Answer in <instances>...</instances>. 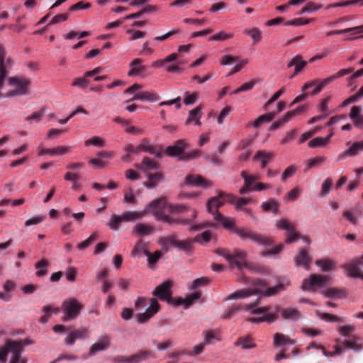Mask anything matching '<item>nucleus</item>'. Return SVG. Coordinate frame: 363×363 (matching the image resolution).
<instances>
[{
  "instance_id": "nucleus-46",
  "label": "nucleus",
  "mask_w": 363,
  "mask_h": 363,
  "mask_svg": "<svg viewBox=\"0 0 363 363\" xmlns=\"http://www.w3.org/2000/svg\"><path fill=\"white\" fill-rule=\"evenodd\" d=\"M48 262L45 259H43L40 262H37L35 264V268L38 269V271L36 272V275L40 277L45 276L48 272Z\"/></svg>"
},
{
  "instance_id": "nucleus-53",
  "label": "nucleus",
  "mask_w": 363,
  "mask_h": 363,
  "mask_svg": "<svg viewBox=\"0 0 363 363\" xmlns=\"http://www.w3.org/2000/svg\"><path fill=\"white\" fill-rule=\"evenodd\" d=\"M332 184V179L329 177L326 178L322 183L320 196L322 197L326 196L330 191Z\"/></svg>"
},
{
  "instance_id": "nucleus-25",
  "label": "nucleus",
  "mask_w": 363,
  "mask_h": 363,
  "mask_svg": "<svg viewBox=\"0 0 363 363\" xmlns=\"http://www.w3.org/2000/svg\"><path fill=\"white\" fill-rule=\"evenodd\" d=\"M8 346L10 347V352L13 354L10 363H20L21 359L22 344L21 342L9 341Z\"/></svg>"
},
{
  "instance_id": "nucleus-26",
  "label": "nucleus",
  "mask_w": 363,
  "mask_h": 363,
  "mask_svg": "<svg viewBox=\"0 0 363 363\" xmlns=\"http://www.w3.org/2000/svg\"><path fill=\"white\" fill-rule=\"evenodd\" d=\"M360 106H354L349 113L350 118L353 121L356 128L361 129L363 127V115L361 113Z\"/></svg>"
},
{
  "instance_id": "nucleus-36",
  "label": "nucleus",
  "mask_w": 363,
  "mask_h": 363,
  "mask_svg": "<svg viewBox=\"0 0 363 363\" xmlns=\"http://www.w3.org/2000/svg\"><path fill=\"white\" fill-rule=\"evenodd\" d=\"M293 340L282 333H277L274 335V345L275 347H280L286 345H294Z\"/></svg>"
},
{
  "instance_id": "nucleus-4",
  "label": "nucleus",
  "mask_w": 363,
  "mask_h": 363,
  "mask_svg": "<svg viewBox=\"0 0 363 363\" xmlns=\"http://www.w3.org/2000/svg\"><path fill=\"white\" fill-rule=\"evenodd\" d=\"M8 83L13 89L7 91L4 96L10 98L26 94L30 82L23 77L14 76L8 78Z\"/></svg>"
},
{
  "instance_id": "nucleus-60",
  "label": "nucleus",
  "mask_w": 363,
  "mask_h": 363,
  "mask_svg": "<svg viewBox=\"0 0 363 363\" xmlns=\"http://www.w3.org/2000/svg\"><path fill=\"white\" fill-rule=\"evenodd\" d=\"M84 145L85 146L94 145L97 147H103L104 145V140L99 136H94L86 140L84 143Z\"/></svg>"
},
{
  "instance_id": "nucleus-29",
  "label": "nucleus",
  "mask_w": 363,
  "mask_h": 363,
  "mask_svg": "<svg viewBox=\"0 0 363 363\" xmlns=\"http://www.w3.org/2000/svg\"><path fill=\"white\" fill-rule=\"evenodd\" d=\"M146 176L148 179L144 182L143 185L150 189H154L164 178V175L162 172L147 173Z\"/></svg>"
},
{
  "instance_id": "nucleus-5",
  "label": "nucleus",
  "mask_w": 363,
  "mask_h": 363,
  "mask_svg": "<svg viewBox=\"0 0 363 363\" xmlns=\"http://www.w3.org/2000/svg\"><path fill=\"white\" fill-rule=\"evenodd\" d=\"M194 242H199V235L196 236L194 239H186L183 240H179L176 235H169L160 239V243L164 247L172 246L179 250L185 252L186 253L191 251Z\"/></svg>"
},
{
  "instance_id": "nucleus-1",
  "label": "nucleus",
  "mask_w": 363,
  "mask_h": 363,
  "mask_svg": "<svg viewBox=\"0 0 363 363\" xmlns=\"http://www.w3.org/2000/svg\"><path fill=\"white\" fill-rule=\"evenodd\" d=\"M217 218L223 222V226L226 230L235 233L241 240H249L260 245H270L273 243L272 240L256 231L247 228H240L236 225L235 220L232 218L217 216Z\"/></svg>"
},
{
  "instance_id": "nucleus-33",
  "label": "nucleus",
  "mask_w": 363,
  "mask_h": 363,
  "mask_svg": "<svg viewBox=\"0 0 363 363\" xmlns=\"http://www.w3.org/2000/svg\"><path fill=\"white\" fill-rule=\"evenodd\" d=\"M307 65V62L303 60L302 56L297 55L288 63L287 67H295L294 75L297 74L300 72Z\"/></svg>"
},
{
  "instance_id": "nucleus-20",
  "label": "nucleus",
  "mask_w": 363,
  "mask_h": 363,
  "mask_svg": "<svg viewBox=\"0 0 363 363\" xmlns=\"http://www.w3.org/2000/svg\"><path fill=\"white\" fill-rule=\"evenodd\" d=\"M87 336L86 328H79L71 331L65 338V343L67 345H73L77 340L84 339Z\"/></svg>"
},
{
  "instance_id": "nucleus-49",
  "label": "nucleus",
  "mask_w": 363,
  "mask_h": 363,
  "mask_svg": "<svg viewBox=\"0 0 363 363\" xmlns=\"http://www.w3.org/2000/svg\"><path fill=\"white\" fill-rule=\"evenodd\" d=\"M155 216L157 220L165 222L170 225H177L178 219L170 217L163 213L156 212Z\"/></svg>"
},
{
  "instance_id": "nucleus-22",
  "label": "nucleus",
  "mask_w": 363,
  "mask_h": 363,
  "mask_svg": "<svg viewBox=\"0 0 363 363\" xmlns=\"http://www.w3.org/2000/svg\"><path fill=\"white\" fill-rule=\"evenodd\" d=\"M186 185H194L197 186L208 187L211 186L210 182L204 179L201 175L189 174L185 177L184 181Z\"/></svg>"
},
{
  "instance_id": "nucleus-31",
  "label": "nucleus",
  "mask_w": 363,
  "mask_h": 363,
  "mask_svg": "<svg viewBox=\"0 0 363 363\" xmlns=\"http://www.w3.org/2000/svg\"><path fill=\"white\" fill-rule=\"evenodd\" d=\"M274 157L273 152L259 150L255 155L253 159L261 162V167L265 168Z\"/></svg>"
},
{
  "instance_id": "nucleus-62",
  "label": "nucleus",
  "mask_w": 363,
  "mask_h": 363,
  "mask_svg": "<svg viewBox=\"0 0 363 363\" xmlns=\"http://www.w3.org/2000/svg\"><path fill=\"white\" fill-rule=\"evenodd\" d=\"M328 144L327 139L322 137H317L314 139L311 140L308 143V146L310 147H323L325 145Z\"/></svg>"
},
{
  "instance_id": "nucleus-40",
  "label": "nucleus",
  "mask_w": 363,
  "mask_h": 363,
  "mask_svg": "<svg viewBox=\"0 0 363 363\" xmlns=\"http://www.w3.org/2000/svg\"><path fill=\"white\" fill-rule=\"evenodd\" d=\"M226 201L235 203L237 208H240L243 206L249 204L252 199H246V198H239L237 199L235 196L233 195H228V199Z\"/></svg>"
},
{
  "instance_id": "nucleus-61",
  "label": "nucleus",
  "mask_w": 363,
  "mask_h": 363,
  "mask_svg": "<svg viewBox=\"0 0 363 363\" xmlns=\"http://www.w3.org/2000/svg\"><path fill=\"white\" fill-rule=\"evenodd\" d=\"M300 193L301 189L298 187H294L287 193L284 199L289 201H294L298 198Z\"/></svg>"
},
{
  "instance_id": "nucleus-35",
  "label": "nucleus",
  "mask_w": 363,
  "mask_h": 363,
  "mask_svg": "<svg viewBox=\"0 0 363 363\" xmlns=\"http://www.w3.org/2000/svg\"><path fill=\"white\" fill-rule=\"evenodd\" d=\"M216 196L212 197L207 203V210L212 214L215 220L223 225V222L217 218V216H224L216 210Z\"/></svg>"
},
{
  "instance_id": "nucleus-55",
  "label": "nucleus",
  "mask_w": 363,
  "mask_h": 363,
  "mask_svg": "<svg viewBox=\"0 0 363 363\" xmlns=\"http://www.w3.org/2000/svg\"><path fill=\"white\" fill-rule=\"evenodd\" d=\"M285 289V284L283 283H279L274 287L267 288L264 291V296H274L279 291H284Z\"/></svg>"
},
{
  "instance_id": "nucleus-12",
  "label": "nucleus",
  "mask_w": 363,
  "mask_h": 363,
  "mask_svg": "<svg viewBox=\"0 0 363 363\" xmlns=\"http://www.w3.org/2000/svg\"><path fill=\"white\" fill-rule=\"evenodd\" d=\"M160 309V305L157 300L155 298L150 299V306L147 308L145 313H139L137 315V319L139 323H145L155 314H157Z\"/></svg>"
},
{
  "instance_id": "nucleus-59",
  "label": "nucleus",
  "mask_w": 363,
  "mask_h": 363,
  "mask_svg": "<svg viewBox=\"0 0 363 363\" xmlns=\"http://www.w3.org/2000/svg\"><path fill=\"white\" fill-rule=\"evenodd\" d=\"M325 296L328 298L333 297H342L344 296V291L337 289L332 288L323 291Z\"/></svg>"
},
{
  "instance_id": "nucleus-30",
  "label": "nucleus",
  "mask_w": 363,
  "mask_h": 363,
  "mask_svg": "<svg viewBox=\"0 0 363 363\" xmlns=\"http://www.w3.org/2000/svg\"><path fill=\"white\" fill-rule=\"evenodd\" d=\"M142 60L136 58L133 60L130 64V70L128 75L129 77H135L144 73L146 71V67L141 65Z\"/></svg>"
},
{
  "instance_id": "nucleus-6",
  "label": "nucleus",
  "mask_w": 363,
  "mask_h": 363,
  "mask_svg": "<svg viewBox=\"0 0 363 363\" xmlns=\"http://www.w3.org/2000/svg\"><path fill=\"white\" fill-rule=\"evenodd\" d=\"M330 281V278L328 276L312 274L303 280L301 289L303 291L314 292L317 289L327 286Z\"/></svg>"
},
{
  "instance_id": "nucleus-34",
  "label": "nucleus",
  "mask_w": 363,
  "mask_h": 363,
  "mask_svg": "<svg viewBox=\"0 0 363 363\" xmlns=\"http://www.w3.org/2000/svg\"><path fill=\"white\" fill-rule=\"evenodd\" d=\"M69 152V147L66 146H59L55 148L43 149L40 151V155H50V156L62 155Z\"/></svg>"
},
{
  "instance_id": "nucleus-8",
  "label": "nucleus",
  "mask_w": 363,
  "mask_h": 363,
  "mask_svg": "<svg viewBox=\"0 0 363 363\" xmlns=\"http://www.w3.org/2000/svg\"><path fill=\"white\" fill-rule=\"evenodd\" d=\"M335 79L333 76L331 75L327 78L323 79H315L311 81H308L304 84L302 87V91H306L312 86H315L313 90L311 91V95L315 96L320 93L325 87H326L328 84H330L332 82H333Z\"/></svg>"
},
{
  "instance_id": "nucleus-11",
  "label": "nucleus",
  "mask_w": 363,
  "mask_h": 363,
  "mask_svg": "<svg viewBox=\"0 0 363 363\" xmlns=\"http://www.w3.org/2000/svg\"><path fill=\"white\" fill-rule=\"evenodd\" d=\"M160 309V305L157 300L155 298L150 299V306L147 308L145 313H139L137 315V319L139 323H145L155 314H157Z\"/></svg>"
},
{
  "instance_id": "nucleus-24",
  "label": "nucleus",
  "mask_w": 363,
  "mask_h": 363,
  "mask_svg": "<svg viewBox=\"0 0 363 363\" xmlns=\"http://www.w3.org/2000/svg\"><path fill=\"white\" fill-rule=\"evenodd\" d=\"M154 357V353L149 350H138L137 352L130 355V363H141L150 358Z\"/></svg>"
},
{
  "instance_id": "nucleus-2",
  "label": "nucleus",
  "mask_w": 363,
  "mask_h": 363,
  "mask_svg": "<svg viewBox=\"0 0 363 363\" xmlns=\"http://www.w3.org/2000/svg\"><path fill=\"white\" fill-rule=\"evenodd\" d=\"M216 253L225 257L230 264V267H237L238 269L242 270L244 268L254 270L255 268L251 267L246 261L247 254L245 252L240 250H234L230 252L227 249H218Z\"/></svg>"
},
{
  "instance_id": "nucleus-51",
  "label": "nucleus",
  "mask_w": 363,
  "mask_h": 363,
  "mask_svg": "<svg viewBox=\"0 0 363 363\" xmlns=\"http://www.w3.org/2000/svg\"><path fill=\"white\" fill-rule=\"evenodd\" d=\"M123 222L122 218V216H118L116 214H113L111 216L110 222L108 225L109 228L113 230H118L119 229V226L121 223Z\"/></svg>"
},
{
  "instance_id": "nucleus-56",
  "label": "nucleus",
  "mask_w": 363,
  "mask_h": 363,
  "mask_svg": "<svg viewBox=\"0 0 363 363\" xmlns=\"http://www.w3.org/2000/svg\"><path fill=\"white\" fill-rule=\"evenodd\" d=\"M201 105L196 106L189 111V117L186 121V124H189L197 118H201Z\"/></svg>"
},
{
  "instance_id": "nucleus-16",
  "label": "nucleus",
  "mask_w": 363,
  "mask_h": 363,
  "mask_svg": "<svg viewBox=\"0 0 363 363\" xmlns=\"http://www.w3.org/2000/svg\"><path fill=\"white\" fill-rule=\"evenodd\" d=\"M276 312L279 313L284 320L296 321L301 318V313L294 308H281L276 306Z\"/></svg>"
},
{
  "instance_id": "nucleus-3",
  "label": "nucleus",
  "mask_w": 363,
  "mask_h": 363,
  "mask_svg": "<svg viewBox=\"0 0 363 363\" xmlns=\"http://www.w3.org/2000/svg\"><path fill=\"white\" fill-rule=\"evenodd\" d=\"M270 308L269 306L258 307L256 303H251L245 305V311H250L253 314H263L262 317L249 318L247 320L254 323H260L267 322L269 323H274L278 318L276 313H269Z\"/></svg>"
},
{
  "instance_id": "nucleus-44",
  "label": "nucleus",
  "mask_w": 363,
  "mask_h": 363,
  "mask_svg": "<svg viewBox=\"0 0 363 363\" xmlns=\"http://www.w3.org/2000/svg\"><path fill=\"white\" fill-rule=\"evenodd\" d=\"M236 345L241 346L243 349H252L255 347L252 339L249 336L240 337L237 340Z\"/></svg>"
},
{
  "instance_id": "nucleus-27",
  "label": "nucleus",
  "mask_w": 363,
  "mask_h": 363,
  "mask_svg": "<svg viewBox=\"0 0 363 363\" xmlns=\"http://www.w3.org/2000/svg\"><path fill=\"white\" fill-rule=\"evenodd\" d=\"M110 345V338L108 336L103 337L100 341L93 344L89 350V355L94 356L96 352L106 350Z\"/></svg>"
},
{
  "instance_id": "nucleus-47",
  "label": "nucleus",
  "mask_w": 363,
  "mask_h": 363,
  "mask_svg": "<svg viewBox=\"0 0 363 363\" xmlns=\"http://www.w3.org/2000/svg\"><path fill=\"white\" fill-rule=\"evenodd\" d=\"M242 310H245V306H242L241 305H236L232 306L229 308L228 310H226L225 313L223 315V318L230 319Z\"/></svg>"
},
{
  "instance_id": "nucleus-18",
  "label": "nucleus",
  "mask_w": 363,
  "mask_h": 363,
  "mask_svg": "<svg viewBox=\"0 0 363 363\" xmlns=\"http://www.w3.org/2000/svg\"><path fill=\"white\" fill-rule=\"evenodd\" d=\"M342 216L347 219L351 224L356 225L358 223V220L363 217L362 208L360 206H356L352 209L345 211Z\"/></svg>"
},
{
  "instance_id": "nucleus-41",
  "label": "nucleus",
  "mask_w": 363,
  "mask_h": 363,
  "mask_svg": "<svg viewBox=\"0 0 363 363\" xmlns=\"http://www.w3.org/2000/svg\"><path fill=\"white\" fill-rule=\"evenodd\" d=\"M315 264L320 267L321 270L325 272H330L335 267L334 263L328 259H317Z\"/></svg>"
},
{
  "instance_id": "nucleus-32",
  "label": "nucleus",
  "mask_w": 363,
  "mask_h": 363,
  "mask_svg": "<svg viewBox=\"0 0 363 363\" xmlns=\"http://www.w3.org/2000/svg\"><path fill=\"white\" fill-rule=\"evenodd\" d=\"M254 294L255 291L252 289H240L229 294L226 297L225 301L245 298Z\"/></svg>"
},
{
  "instance_id": "nucleus-19",
  "label": "nucleus",
  "mask_w": 363,
  "mask_h": 363,
  "mask_svg": "<svg viewBox=\"0 0 363 363\" xmlns=\"http://www.w3.org/2000/svg\"><path fill=\"white\" fill-rule=\"evenodd\" d=\"M135 167L147 174V173H150V171L158 169L160 168V164L148 157H145L142 162L135 164Z\"/></svg>"
},
{
  "instance_id": "nucleus-28",
  "label": "nucleus",
  "mask_w": 363,
  "mask_h": 363,
  "mask_svg": "<svg viewBox=\"0 0 363 363\" xmlns=\"http://www.w3.org/2000/svg\"><path fill=\"white\" fill-rule=\"evenodd\" d=\"M160 99V96L154 91H140L137 94H135L133 97L127 101V102H129L130 101H135V100H140V101H159Z\"/></svg>"
},
{
  "instance_id": "nucleus-13",
  "label": "nucleus",
  "mask_w": 363,
  "mask_h": 363,
  "mask_svg": "<svg viewBox=\"0 0 363 363\" xmlns=\"http://www.w3.org/2000/svg\"><path fill=\"white\" fill-rule=\"evenodd\" d=\"M363 266V255L357 258L345 265L348 275L354 278L363 279V273L361 272V267Z\"/></svg>"
},
{
  "instance_id": "nucleus-14",
  "label": "nucleus",
  "mask_w": 363,
  "mask_h": 363,
  "mask_svg": "<svg viewBox=\"0 0 363 363\" xmlns=\"http://www.w3.org/2000/svg\"><path fill=\"white\" fill-rule=\"evenodd\" d=\"M138 148L141 152H147L155 155L157 158H161L162 156V147L160 145H153L150 143L147 139H143L138 145Z\"/></svg>"
},
{
  "instance_id": "nucleus-37",
  "label": "nucleus",
  "mask_w": 363,
  "mask_h": 363,
  "mask_svg": "<svg viewBox=\"0 0 363 363\" xmlns=\"http://www.w3.org/2000/svg\"><path fill=\"white\" fill-rule=\"evenodd\" d=\"M357 340H359V338L353 336L352 340L341 341L340 339H337L336 341L337 342H342V345L346 348L351 349L354 351H359L362 349V347L357 342Z\"/></svg>"
},
{
  "instance_id": "nucleus-9",
  "label": "nucleus",
  "mask_w": 363,
  "mask_h": 363,
  "mask_svg": "<svg viewBox=\"0 0 363 363\" xmlns=\"http://www.w3.org/2000/svg\"><path fill=\"white\" fill-rule=\"evenodd\" d=\"M172 286V281L169 279L166 280L155 288L152 292V295L157 297L161 301H166L170 303L172 301L171 293Z\"/></svg>"
},
{
  "instance_id": "nucleus-48",
  "label": "nucleus",
  "mask_w": 363,
  "mask_h": 363,
  "mask_svg": "<svg viewBox=\"0 0 363 363\" xmlns=\"http://www.w3.org/2000/svg\"><path fill=\"white\" fill-rule=\"evenodd\" d=\"M318 316L325 321L327 322H337V323H342L343 322V318L339 317L336 315H333L328 313H318Z\"/></svg>"
},
{
  "instance_id": "nucleus-38",
  "label": "nucleus",
  "mask_w": 363,
  "mask_h": 363,
  "mask_svg": "<svg viewBox=\"0 0 363 363\" xmlns=\"http://www.w3.org/2000/svg\"><path fill=\"white\" fill-rule=\"evenodd\" d=\"M279 206V204L275 199H269L267 201L263 202L261 205V207L264 211H272L274 213L278 212Z\"/></svg>"
},
{
  "instance_id": "nucleus-57",
  "label": "nucleus",
  "mask_w": 363,
  "mask_h": 363,
  "mask_svg": "<svg viewBox=\"0 0 363 363\" xmlns=\"http://www.w3.org/2000/svg\"><path fill=\"white\" fill-rule=\"evenodd\" d=\"M149 252L147 249V244L143 242V240H140L135 244V246L132 252V255L135 257L141 252H143L145 255V252Z\"/></svg>"
},
{
  "instance_id": "nucleus-42",
  "label": "nucleus",
  "mask_w": 363,
  "mask_h": 363,
  "mask_svg": "<svg viewBox=\"0 0 363 363\" xmlns=\"http://www.w3.org/2000/svg\"><path fill=\"white\" fill-rule=\"evenodd\" d=\"M144 212L140 211H126L124 212L121 216L123 222H129L141 218Z\"/></svg>"
},
{
  "instance_id": "nucleus-54",
  "label": "nucleus",
  "mask_w": 363,
  "mask_h": 363,
  "mask_svg": "<svg viewBox=\"0 0 363 363\" xmlns=\"http://www.w3.org/2000/svg\"><path fill=\"white\" fill-rule=\"evenodd\" d=\"M244 33L250 35L255 43H258L262 39V32L259 29L254 28L252 29H245Z\"/></svg>"
},
{
  "instance_id": "nucleus-10",
  "label": "nucleus",
  "mask_w": 363,
  "mask_h": 363,
  "mask_svg": "<svg viewBox=\"0 0 363 363\" xmlns=\"http://www.w3.org/2000/svg\"><path fill=\"white\" fill-rule=\"evenodd\" d=\"M277 226L280 229L288 231V235L285 240L286 243L294 242L298 238H301L300 234L295 230L294 226L291 224V223L285 218L281 219L277 223Z\"/></svg>"
},
{
  "instance_id": "nucleus-23",
  "label": "nucleus",
  "mask_w": 363,
  "mask_h": 363,
  "mask_svg": "<svg viewBox=\"0 0 363 363\" xmlns=\"http://www.w3.org/2000/svg\"><path fill=\"white\" fill-rule=\"evenodd\" d=\"M312 260V257L309 255L308 251L301 249L297 256L294 257V262L296 266H302L306 270L309 269V264Z\"/></svg>"
},
{
  "instance_id": "nucleus-17",
  "label": "nucleus",
  "mask_w": 363,
  "mask_h": 363,
  "mask_svg": "<svg viewBox=\"0 0 363 363\" xmlns=\"http://www.w3.org/2000/svg\"><path fill=\"white\" fill-rule=\"evenodd\" d=\"M240 175L244 179V185L240 189V194H245L246 193L253 191V187L255 186V183H257L258 177L248 174L246 171H242Z\"/></svg>"
},
{
  "instance_id": "nucleus-7",
  "label": "nucleus",
  "mask_w": 363,
  "mask_h": 363,
  "mask_svg": "<svg viewBox=\"0 0 363 363\" xmlns=\"http://www.w3.org/2000/svg\"><path fill=\"white\" fill-rule=\"evenodd\" d=\"M82 305L75 298H69L62 303V310L65 313L62 318L64 321H68L76 318L80 313Z\"/></svg>"
},
{
  "instance_id": "nucleus-45",
  "label": "nucleus",
  "mask_w": 363,
  "mask_h": 363,
  "mask_svg": "<svg viewBox=\"0 0 363 363\" xmlns=\"http://www.w3.org/2000/svg\"><path fill=\"white\" fill-rule=\"evenodd\" d=\"M233 34L232 33H226L221 30L209 38V40L213 41H223L233 38Z\"/></svg>"
},
{
  "instance_id": "nucleus-15",
  "label": "nucleus",
  "mask_w": 363,
  "mask_h": 363,
  "mask_svg": "<svg viewBox=\"0 0 363 363\" xmlns=\"http://www.w3.org/2000/svg\"><path fill=\"white\" fill-rule=\"evenodd\" d=\"M186 142L183 140H177L174 145L169 146L166 149L167 155L172 157H178L181 160H184L185 153L183 152L186 148Z\"/></svg>"
},
{
  "instance_id": "nucleus-43",
  "label": "nucleus",
  "mask_w": 363,
  "mask_h": 363,
  "mask_svg": "<svg viewBox=\"0 0 363 363\" xmlns=\"http://www.w3.org/2000/svg\"><path fill=\"white\" fill-rule=\"evenodd\" d=\"M275 116L274 112H269L268 113L263 114L259 116L252 123L253 126L255 128L259 127L262 123L264 122H269Z\"/></svg>"
},
{
  "instance_id": "nucleus-52",
  "label": "nucleus",
  "mask_w": 363,
  "mask_h": 363,
  "mask_svg": "<svg viewBox=\"0 0 363 363\" xmlns=\"http://www.w3.org/2000/svg\"><path fill=\"white\" fill-rule=\"evenodd\" d=\"M267 283L261 279H256L253 282L254 289H252L255 291V294H262L264 295V291L267 289Z\"/></svg>"
},
{
  "instance_id": "nucleus-39",
  "label": "nucleus",
  "mask_w": 363,
  "mask_h": 363,
  "mask_svg": "<svg viewBox=\"0 0 363 363\" xmlns=\"http://www.w3.org/2000/svg\"><path fill=\"white\" fill-rule=\"evenodd\" d=\"M134 231L139 235L144 236L152 234L154 231V228L151 225L139 223L135 226Z\"/></svg>"
},
{
  "instance_id": "nucleus-50",
  "label": "nucleus",
  "mask_w": 363,
  "mask_h": 363,
  "mask_svg": "<svg viewBox=\"0 0 363 363\" xmlns=\"http://www.w3.org/2000/svg\"><path fill=\"white\" fill-rule=\"evenodd\" d=\"M99 235L97 233H92L87 239L78 244L77 247L81 250H85L89 246L92 245L98 238Z\"/></svg>"
},
{
  "instance_id": "nucleus-64",
  "label": "nucleus",
  "mask_w": 363,
  "mask_h": 363,
  "mask_svg": "<svg viewBox=\"0 0 363 363\" xmlns=\"http://www.w3.org/2000/svg\"><path fill=\"white\" fill-rule=\"evenodd\" d=\"M339 333L344 337H350V335L354 331V327L352 325H346L340 326L337 328Z\"/></svg>"
},
{
  "instance_id": "nucleus-58",
  "label": "nucleus",
  "mask_w": 363,
  "mask_h": 363,
  "mask_svg": "<svg viewBox=\"0 0 363 363\" xmlns=\"http://www.w3.org/2000/svg\"><path fill=\"white\" fill-rule=\"evenodd\" d=\"M145 255L147 257L148 263L153 265L161 258L162 253L161 251L157 250L153 254L150 252H145Z\"/></svg>"
},
{
  "instance_id": "nucleus-63",
  "label": "nucleus",
  "mask_w": 363,
  "mask_h": 363,
  "mask_svg": "<svg viewBox=\"0 0 363 363\" xmlns=\"http://www.w3.org/2000/svg\"><path fill=\"white\" fill-rule=\"evenodd\" d=\"M199 98V94L197 92L190 93L186 91L184 99V103L186 105H191L194 104Z\"/></svg>"
},
{
  "instance_id": "nucleus-21",
  "label": "nucleus",
  "mask_w": 363,
  "mask_h": 363,
  "mask_svg": "<svg viewBox=\"0 0 363 363\" xmlns=\"http://www.w3.org/2000/svg\"><path fill=\"white\" fill-rule=\"evenodd\" d=\"M360 151H363V140L354 143L347 150L340 154L337 158L342 160L347 157H354Z\"/></svg>"
}]
</instances>
